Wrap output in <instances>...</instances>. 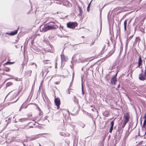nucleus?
<instances>
[{"instance_id":"nucleus-63","label":"nucleus","mask_w":146,"mask_h":146,"mask_svg":"<svg viewBox=\"0 0 146 146\" xmlns=\"http://www.w3.org/2000/svg\"><path fill=\"white\" fill-rule=\"evenodd\" d=\"M112 69H113V67L112 68H111L110 69V70H111Z\"/></svg>"},{"instance_id":"nucleus-15","label":"nucleus","mask_w":146,"mask_h":146,"mask_svg":"<svg viewBox=\"0 0 146 146\" xmlns=\"http://www.w3.org/2000/svg\"><path fill=\"white\" fill-rule=\"evenodd\" d=\"M146 125V119H145L142 127H144V128H146V127H145Z\"/></svg>"},{"instance_id":"nucleus-9","label":"nucleus","mask_w":146,"mask_h":146,"mask_svg":"<svg viewBox=\"0 0 146 146\" xmlns=\"http://www.w3.org/2000/svg\"><path fill=\"white\" fill-rule=\"evenodd\" d=\"M18 28L17 30H15L14 31H13L12 32H11V33H6V34L8 35H14L17 34V31H18Z\"/></svg>"},{"instance_id":"nucleus-61","label":"nucleus","mask_w":146,"mask_h":146,"mask_svg":"<svg viewBox=\"0 0 146 146\" xmlns=\"http://www.w3.org/2000/svg\"><path fill=\"white\" fill-rule=\"evenodd\" d=\"M131 22V21H129V23H130Z\"/></svg>"},{"instance_id":"nucleus-25","label":"nucleus","mask_w":146,"mask_h":146,"mask_svg":"<svg viewBox=\"0 0 146 146\" xmlns=\"http://www.w3.org/2000/svg\"><path fill=\"white\" fill-rule=\"evenodd\" d=\"M74 101L75 103H77L78 102V100H76V98L75 96L74 97Z\"/></svg>"},{"instance_id":"nucleus-56","label":"nucleus","mask_w":146,"mask_h":146,"mask_svg":"<svg viewBox=\"0 0 146 146\" xmlns=\"http://www.w3.org/2000/svg\"><path fill=\"white\" fill-rule=\"evenodd\" d=\"M107 45L108 46H109V44H107Z\"/></svg>"},{"instance_id":"nucleus-23","label":"nucleus","mask_w":146,"mask_h":146,"mask_svg":"<svg viewBox=\"0 0 146 146\" xmlns=\"http://www.w3.org/2000/svg\"><path fill=\"white\" fill-rule=\"evenodd\" d=\"M50 61V60H43V62L44 63H48V62H49Z\"/></svg>"},{"instance_id":"nucleus-17","label":"nucleus","mask_w":146,"mask_h":146,"mask_svg":"<svg viewBox=\"0 0 146 146\" xmlns=\"http://www.w3.org/2000/svg\"><path fill=\"white\" fill-rule=\"evenodd\" d=\"M127 123V122H126V121H124V123H123L122 125V131H121V132H122L123 131V128L125 126V125H126V124Z\"/></svg>"},{"instance_id":"nucleus-30","label":"nucleus","mask_w":146,"mask_h":146,"mask_svg":"<svg viewBox=\"0 0 146 146\" xmlns=\"http://www.w3.org/2000/svg\"><path fill=\"white\" fill-rule=\"evenodd\" d=\"M15 80L16 81H19V79L18 78H14Z\"/></svg>"},{"instance_id":"nucleus-47","label":"nucleus","mask_w":146,"mask_h":146,"mask_svg":"<svg viewBox=\"0 0 146 146\" xmlns=\"http://www.w3.org/2000/svg\"><path fill=\"white\" fill-rule=\"evenodd\" d=\"M141 73H142L143 74V69H142L141 70Z\"/></svg>"},{"instance_id":"nucleus-33","label":"nucleus","mask_w":146,"mask_h":146,"mask_svg":"<svg viewBox=\"0 0 146 146\" xmlns=\"http://www.w3.org/2000/svg\"><path fill=\"white\" fill-rule=\"evenodd\" d=\"M144 73V75H145V77H146V69L145 70Z\"/></svg>"},{"instance_id":"nucleus-16","label":"nucleus","mask_w":146,"mask_h":146,"mask_svg":"<svg viewBox=\"0 0 146 146\" xmlns=\"http://www.w3.org/2000/svg\"><path fill=\"white\" fill-rule=\"evenodd\" d=\"M13 62H6L5 63L3 64L4 65H8V64H13Z\"/></svg>"},{"instance_id":"nucleus-50","label":"nucleus","mask_w":146,"mask_h":146,"mask_svg":"<svg viewBox=\"0 0 146 146\" xmlns=\"http://www.w3.org/2000/svg\"><path fill=\"white\" fill-rule=\"evenodd\" d=\"M144 20V19L143 18V19L142 20V22H143Z\"/></svg>"},{"instance_id":"nucleus-41","label":"nucleus","mask_w":146,"mask_h":146,"mask_svg":"<svg viewBox=\"0 0 146 146\" xmlns=\"http://www.w3.org/2000/svg\"><path fill=\"white\" fill-rule=\"evenodd\" d=\"M59 82H55V84H59Z\"/></svg>"},{"instance_id":"nucleus-26","label":"nucleus","mask_w":146,"mask_h":146,"mask_svg":"<svg viewBox=\"0 0 146 146\" xmlns=\"http://www.w3.org/2000/svg\"><path fill=\"white\" fill-rule=\"evenodd\" d=\"M114 122L113 121H112L111 122V126H112V127H113V125H114Z\"/></svg>"},{"instance_id":"nucleus-60","label":"nucleus","mask_w":146,"mask_h":146,"mask_svg":"<svg viewBox=\"0 0 146 146\" xmlns=\"http://www.w3.org/2000/svg\"><path fill=\"white\" fill-rule=\"evenodd\" d=\"M23 145L24 146H25V144H24V143H23Z\"/></svg>"},{"instance_id":"nucleus-11","label":"nucleus","mask_w":146,"mask_h":146,"mask_svg":"<svg viewBox=\"0 0 146 146\" xmlns=\"http://www.w3.org/2000/svg\"><path fill=\"white\" fill-rule=\"evenodd\" d=\"M78 8L79 9V13L78 14V15L80 16V17H81L83 13V11H82V8L79 6H78Z\"/></svg>"},{"instance_id":"nucleus-32","label":"nucleus","mask_w":146,"mask_h":146,"mask_svg":"<svg viewBox=\"0 0 146 146\" xmlns=\"http://www.w3.org/2000/svg\"><path fill=\"white\" fill-rule=\"evenodd\" d=\"M117 73H118V72H117L116 74L113 77L114 78H116V76H117Z\"/></svg>"},{"instance_id":"nucleus-45","label":"nucleus","mask_w":146,"mask_h":146,"mask_svg":"<svg viewBox=\"0 0 146 146\" xmlns=\"http://www.w3.org/2000/svg\"><path fill=\"white\" fill-rule=\"evenodd\" d=\"M120 87V84H119L117 86V88H119Z\"/></svg>"},{"instance_id":"nucleus-58","label":"nucleus","mask_w":146,"mask_h":146,"mask_svg":"<svg viewBox=\"0 0 146 146\" xmlns=\"http://www.w3.org/2000/svg\"><path fill=\"white\" fill-rule=\"evenodd\" d=\"M1 63H0V67H1Z\"/></svg>"},{"instance_id":"nucleus-34","label":"nucleus","mask_w":146,"mask_h":146,"mask_svg":"<svg viewBox=\"0 0 146 146\" xmlns=\"http://www.w3.org/2000/svg\"><path fill=\"white\" fill-rule=\"evenodd\" d=\"M5 70V71H6L8 72V71H9V68H7V69Z\"/></svg>"},{"instance_id":"nucleus-39","label":"nucleus","mask_w":146,"mask_h":146,"mask_svg":"<svg viewBox=\"0 0 146 146\" xmlns=\"http://www.w3.org/2000/svg\"><path fill=\"white\" fill-rule=\"evenodd\" d=\"M101 30H102V24H101V25H100V33L101 32Z\"/></svg>"},{"instance_id":"nucleus-51","label":"nucleus","mask_w":146,"mask_h":146,"mask_svg":"<svg viewBox=\"0 0 146 146\" xmlns=\"http://www.w3.org/2000/svg\"><path fill=\"white\" fill-rule=\"evenodd\" d=\"M143 24H142V23H141L140 24V25H142Z\"/></svg>"},{"instance_id":"nucleus-64","label":"nucleus","mask_w":146,"mask_h":146,"mask_svg":"<svg viewBox=\"0 0 146 146\" xmlns=\"http://www.w3.org/2000/svg\"><path fill=\"white\" fill-rule=\"evenodd\" d=\"M39 146H41V145L40 144H39Z\"/></svg>"},{"instance_id":"nucleus-10","label":"nucleus","mask_w":146,"mask_h":146,"mask_svg":"<svg viewBox=\"0 0 146 146\" xmlns=\"http://www.w3.org/2000/svg\"><path fill=\"white\" fill-rule=\"evenodd\" d=\"M116 81V78L113 77L111 80V82L112 84L115 85V82Z\"/></svg>"},{"instance_id":"nucleus-35","label":"nucleus","mask_w":146,"mask_h":146,"mask_svg":"<svg viewBox=\"0 0 146 146\" xmlns=\"http://www.w3.org/2000/svg\"><path fill=\"white\" fill-rule=\"evenodd\" d=\"M67 93L69 94H70V91L69 90V89H68L67 91Z\"/></svg>"},{"instance_id":"nucleus-43","label":"nucleus","mask_w":146,"mask_h":146,"mask_svg":"<svg viewBox=\"0 0 146 146\" xmlns=\"http://www.w3.org/2000/svg\"><path fill=\"white\" fill-rule=\"evenodd\" d=\"M136 27H135L134 28V30L135 31H135H136Z\"/></svg>"},{"instance_id":"nucleus-42","label":"nucleus","mask_w":146,"mask_h":146,"mask_svg":"<svg viewBox=\"0 0 146 146\" xmlns=\"http://www.w3.org/2000/svg\"><path fill=\"white\" fill-rule=\"evenodd\" d=\"M132 36H131L130 37H129L128 38V40H130L132 38Z\"/></svg>"},{"instance_id":"nucleus-28","label":"nucleus","mask_w":146,"mask_h":146,"mask_svg":"<svg viewBox=\"0 0 146 146\" xmlns=\"http://www.w3.org/2000/svg\"><path fill=\"white\" fill-rule=\"evenodd\" d=\"M94 42H95L94 40H92V42H91V44H90V46H92L94 44Z\"/></svg>"},{"instance_id":"nucleus-5","label":"nucleus","mask_w":146,"mask_h":146,"mask_svg":"<svg viewBox=\"0 0 146 146\" xmlns=\"http://www.w3.org/2000/svg\"><path fill=\"white\" fill-rule=\"evenodd\" d=\"M61 63L63 62L66 61L67 60V57L65 56L64 54H62L61 55Z\"/></svg>"},{"instance_id":"nucleus-8","label":"nucleus","mask_w":146,"mask_h":146,"mask_svg":"<svg viewBox=\"0 0 146 146\" xmlns=\"http://www.w3.org/2000/svg\"><path fill=\"white\" fill-rule=\"evenodd\" d=\"M142 63L143 61L141 59V56L140 55L139 57L138 61V66L137 67H139L141 66L142 65Z\"/></svg>"},{"instance_id":"nucleus-6","label":"nucleus","mask_w":146,"mask_h":146,"mask_svg":"<svg viewBox=\"0 0 146 146\" xmlns=\"http://www.w3.org/2000/svg\"><path fill=\"white\" fill-rule=\"evenodd\" d=\"M58 22L57 21H51L49 23H48L47 24L49 23V25L50 26H51L52 25L53 26V25H54V26H56V27H56V29L57 28H58V26L57 25V24L58 23Z\"/></svg>"},{"instance_id":"nucleus-13","label":"nucleus","mask_w":146,"mask_h":146,"mask_svg":"<svg viewBox=\"0 0 146 146\" xmlns=\"http://www.w3.org/2000/svg\"><path fill=\"white\" fill-rule=\"evenodd\" d=\"M127 24V20H125L124 22V29L125 31L126 30V26Z\"/></svg>"},{"instance_id":"nucleus-31","label":"nucleus","mask_w":146,"mask_h":146,"mask_svg":"<svg viewBox=\"0 0 146 146\" xmlns=\"http://www.w3.org/2000/svg\"><path fill=\"white\" fill-rule=\"evenodd\" d=\"M90 7L89 6V5H88L87 8V10L88 11L90 9Z\"/></svg>"},{"instance_id":"nucleus-12","label":"nucleus","mask_w":146,"mask_h":146,"mask_svg":"<svg viewBox=\"0 0 146 146\" xmlns=\"http://www.w3.org/2000/svg\"><path fill=\"white\" fill-rule=\"evenodd\" d=\"M31 72L32 71L31 70H29L25 72V74L26 75H28V76H31Z\"/></svg>"},{"instance_id":"nucleus-54","label":"nucleus","mask_w":146,"mask_h":146,"mask_svg":"<svg viewBox=\"0 0 146 146\" xmlns=\"http://www.w3.org/2000/svg\"><path fill=\"white\" fill-rule=\"evenodd\" d=\"M138 136H141V135H139V133H138Z\"/></svg>"},{"instance_id":"nucleus-4","label":"nucleus","mask_w":146,"mask_h":146,"mask_svg":"<svg viewBox=\"0 0 146 146\" xmlns=\"http://www.w3.org/2000/svg\"><path fill=\"white\" fill-rule=\"evenodd\" d=\"M139 79L140 80L143 81L146 80V77L142 73L139 74Z\"/></svg>"},{"instance_id":"nucleus-1","label":"nucleus","mask_w":146,"mask_h":146,"mask_svg":"<svg viewBox=\"0 0 146 146\" xmlns=\"http://www.w3.org/2000/svg\"><path fill=\"white\" fill-rule=\"evenodd\" d=\"M54 26L56 27V26L53 25V26L52 25L50 26L49 25H45L43 27H42V26H41L40 27V30L41 31L45 32L48 30L55 29H56V27H55Z\"/></svg>"},{"instance_id":"nucleus-44","label":"nucleus","mask_w":146,"mask_h":146,"mask_svg":"<svg viewBox=\"0 0 146 146\" xmlns=\"http://www.w3.org/2000/svg\"><path fill=\"white\" fill-rule=\"evenodd\" d=\"M37 138V137H36V138H32V139L31 140H34V139H36Z\"/></svg>"},{"instance_id":"nucleus-49","label":"nucleus","mask_w":146,"mask_h":146,"mask_svg":"<svg viewBox=\"0 0 146 146\" xmlns=\"http://www.w3.org/2000/svg\"><path fill=\"white\" fill-rule=\"evenodd\" d=\"M11 92H10V93H9V94H8L5 97V98L7 97L9 95V93H10Z\"/></svg>"},{"instance_id":"nucleus-40","label":"nucleus","mask_w":146,"mask_h":146,"mask_svg":"<svg viewBox=\"0 0 146 146\" xmlns=\"http://www.w3.org/2000/svg\"><path fill=\"white\" fill-rule=\"evenodd\" d=\"M85 126V125L84 124H82V125L81 126L83 128Z\"/></svg>"},{"instance_id":"nucleus-22","label":"nucleus","mask_w":146,"mask_h":146,"mask_svg":"<svg viewBox=\"0 0 146 146\" xmlns=\"http://www.w3.org/2000/svg\"><path fill=\"white\" fill-rule=\"evenodd\" d=\"M113 129V127H112V126H111L110 128V131H109V132L110 133H111V132H112V131Z\"/></svg>"},{"instance_id":"nucleus-46","label":"nucleus","mask_w":146,"mask_h":146,"mask_svg":"<svg viewBox=\"0 0 146 146\" xmlns=\"http://www.w3.org/2000/svg\"><path fill=\"white\" fill-rule=\"evenodd\" d=\"M92 1H91L90 2V3H89V4H88V5H89V6H90V4H91V2H92Z\"/></svg>"},{"instance_id":"nucleus-52","label":"nucleus","mask_w":146,"mask_h":146,"mask_svg":"<svg viewBox=\"0 0 146 146\" xmlns=\"http://www.w3.org/2000/svg\"><path fill=\"white\" fill-rule=\"evenodd\" d=\"M142 121H141V123H140V124H141V125H142Z\"/></svg>"},{"instance_id":"nucleus-14","label":"nucleus","mask_w":146,"mask_h":146,"mask_svg":"<svg viewBox=\"0 0 146 146\" xmlns=\"http://www.w3.org/2000/svg\"><path fill=\"white\" fill-rule=\"evenodd\" d=\"M24 104H25V103H23V104L22 105L21 107L20 108V109H19V111H21V109L22 108H27V106H24Z\"/></svg>"},{"instance_id":"nucleus-2","label":"nucleus","mask_w":146,"mask_h":146,"mask_svg":"<svg viewBox=\"0 0 146 146\" xmlns=\"http://www.w3.org/2000/svg\"><path fill=\"white\" fill-rule=\"evenodd\" d=\"M77 23L76 22H69L67 23V27L68 28L74 29L75 28V27L77 26Z\"/></svg>"},{"instance_id":"nucleus-3","label":"nucleus","mask_w":146,"mask_h":146,"mask_svg":"<svg viewBox=\"0 0 146 146\" xmlns=\"http://www.w3.org/2000/svg\"><path fill=\"white\" fill-rule=\"evenodd\" d=\"M54 101L55 104L57 106V109H58L60 108V98H55L54 99Z\"/></svg>"},{"instance_id":"nucleus-29","label":"nucleus","mask_w":146,"mask_h":146,"mask_svg":"<svg viewBox=\"0 0 146 146\" xmlns=\"http://www.w3.org/2000/svg\"><path fill=\"white\" fill-rule=\"evenodd\" d=\"M106 46L104 45V46H103V48H102V50H105L106 49Z\"/></svg>"},{"instance_id":"nucleus-36","label":"nucleus","mask_w":146,"mask_h":146,"mask_svg":"<svg viewBox=\"0 0 146 146\" xmlns=\"http://www.w3.org/2000/svg\"><path fill=\"white\" fill-rule=\"evenodd\" d=\"M143 118H145V119H146V113H145L144 116Z\"/></svg>"},{"instance_id":"nucleus-55","label":"nucleus","mask_w":146,"mask_h":146,"mask_svg":"<svg viewBox=\"0 0 146 146\" xmlns=\"http://www.w3.org/2000/svg\"><path fill=\"white\" fill-rule=\"evenodd\" d=\"M144 139H146V138L145 137V136H144Z\"/></svg>"},{"instance_id":"nucleus-27","label":"nucleus","mask_w":146,"mask_h":146,"mask_svg":"<svg viewBox=\"0 0 146 146\" xmlns=\"http://www.w3.org/2000/svg\"><path fill=\"white\" fill-rule=\"evenodd\" d=\"M122 129V128L121 127H119L118 128V129L117 131V132L120 131H121Z\"/></svg>"},{"instance_id":"nucleus-24","label":"nucleus","mask_w":146,"mask_h":146,"mask_svg":"<svg viewBox=\"0 0 146 146\" xmlns=\"http://www.w3.org/2000/svg\"><path fill=\"white\" fill-rule=\"evenodd\" d=\"M30 99H29V96L28 97V98H27V100H26V101L25 102V103L26 102H29L30 101Z\"/></svg>"},{"instance_id":"nucleus-53","label":"nucleus","mask_w":146,"mask_h":146,"mask_svg":"<svg viewBox=\"0 0 146 146\" xmlns=\"http://www.w3.org/2000/svg\"><path fill=\"white\" fill-rule=\"evenodd\" d=\"M92 111H94V109H92Z\"/></svg>"},{"instance_id":"nucleus-18","label":"nucleus","mask_w":146,"mask_h":146,"mask_svg":"<svg viewBox=\"0 0 146 146\" xmlns=\"http://www.w3.org/2000/svg\"><path fill=\"white\" fill-rule=\"evenodd\" d=\"M12 84H13V83L11 82H8L6 84V86L8 87L9 86H10L11 85H12Z\"/></svg>"},{"instance_id":"nucleus-7","label":"nucleus","mask_w":146,"mask_h":146,"mask_svg":"<svg viewBox=\"0 0 146 146\" xmlns=\"http://www.w3.org/2000/svg\"><path fill=\"white\" fill-rule=\"evenodd\" d=\"M124 117L125 118L124 121L127 122L129 118V114L128 113H126V114L124 115Z\"/></svg>"},{"instance_id":"nucleus-48","label":"nucleus","mask_w":146,"mask_h":146,"mask_svg":"<svg viewBox=\"0 0 146 146\" xmlns=\"http://www.w3.org/2000/svg\"><path fill=\"white\" fill-rule=\"evenodd\" d=\"M19 93H20V92L18 91L17 94V95H18L19 94Z\"/></svg>"},{"instance_id":"nucleus-62","label":"nucleus","mask_w":146,"mask_h":146,"mask_svg":"<svg viewBox=\"0 0 146 146\" xmlns=\"http://www.w3.org/2000/svg\"><path fill=\"white\" fill-rule=\"evenodd\" d=\"M61 27V28H62V29H63V27Z\"/></svg>"},{"instance_id":"nucleus-19","label":"nucleus","mask_w":146,"mask_h":146,"mask_svg":"<svg viewBox=\"0 0 146 146\" xmlns=\"http://www.w3.org/2000/svg\"><path fill=\"white\" fill-rule=\"evenodd\" d=\"M114 52V49L113 50H112L111 51L110 53H109V56H110Z\"/></svg>"},{"instance_id":"nucleus-21","label":"nucleus","mask_w":146,"mask_h":146,"mask_svg":"<svg viewBox=\"0 0 146 146\" xmlns=\"http://www.w3.org/2000/svg\"><path fill=\"white\" fill-rule=\"evenodd\" d=\"M82 92L83 94H84V92L83 90H84V87H83V84L82 83Z\"/></svg>"},{"instance_id":"nucleus-57","label":"nucleus","mask_w":146,"mask_h":146,"mask_svg":"<svg viewBox=\"0 0 146 146\" xmlns=\"http://www.w3.org/2000/svg\"><path fill=\"white\" fill-rule=\"evenodd\" d=\"M33 127V126H30V128H31V127Z\"/></svg>"},{"instance_id":"nucleus-38","label":"nucleus","mask_w":146,"mask_h":146,"mask_svg":"<svg viewBox=\"0 0 146 146\" xmlns=\"http://www.w3.org/2000/svg\"><path fill=\"white\" fill-rule=\"evenodd\" d=\"M86 60V59H84V60H81V62H84Z\"/></svg>"},{"instance_id":"nucleus-20","label":"nucleus","mask_w":146,"mask_h":146,"mask_svg":"<svg viewBox=\"0 0 146 146\" xmlns=\"http://www.w3.org/2000/svg\"><path fill=\"white\" fill-rule=\"evenodd\" d=\"M28 119L27 118H23L21 119H20V120L21 121H26Z\"/></svg>"},{"instance_id":"nucleus-59","label":"nucleus","mask_w":146,"mask_h":146,"mask_svg":"<svg viewBox=\"0 0 146 146\" xmlns=\"http://www.w3.org/2000/svg\"><path fill=\"white\" fill-rule=\"evenodd\" d=\"M19 97L17 99V100H16V101H17V100L19 99Z\"/></svg>"},{"instance_id":"nucleus-37","label":"nucleus","mask_w":146,"mask_h":146,"mask_svg":"<svg viewBox=\"0 0 146 146\" xmlns=\"http://www.w3.org/2000/svg\"><path fill=\"white\" fill-rule=\"evenodd\" d=\"M74 72L73 73V75H72V82L73 81V78H74Z\"/></svg>"}]
</instances>
